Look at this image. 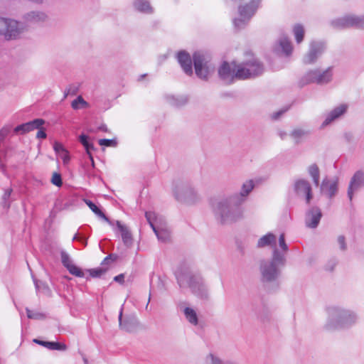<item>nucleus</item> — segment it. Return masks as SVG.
<instances>
[{"mask_svg": "<svg viewBox=\"0 0 364 364\" xmlns=\"http://www.w3.org/2000/svg\"><path fill=\"white\" fill-rule=\"evenodd\" d=\"M254 187V181L247 180L242 183L239 193L213 199L211 207L217 220L221 224H230L241 219L243 211L240 205L247 200Z\"/></svg>", "mask_w": 364, "mask_h": 364, "instance_id": "f257e3e1", "label": "nucleus"}, {"mask_svg": "<svg viewBox=\"0 0 364 364\" xmlns=\"http://www.w3.org/2000/svg\"><path fill=\"white\" fill-rule=\"evenodd\" d=\"M279 246L280 250L277 247H274L271 259H263L260 262L259 272L262 282L269 283L277 280L281 273L280 268L286 264L285 255L289 248L284 234L279 235Z\"/></svg>", "mask_w": 364, "mask_h": 364, "instance_id": "f03ea898", "label": "nucleus"}, {"mask_svg": "<svg viewBox=\"0 0 364 364\" xmlns=\"http://www.w3.org/2000/svg\"><path fill=\"white\" fill-rule=\"evenodd\" d=\"M328 313V318L325 328L328 331L351 326L358 321L355 313L340 307H331Z\"/></svg>", "mask_w": 364, "mask_h": 364, "instance_id": "7ed1b4c3", "label": "nucleus"}, {"mask_svg": "<svg viewBox=\"0 0 364 364\" xmlns=\"http://www.w3.org/2000/svg\"><path fill=\"white\" fill-rule=\"evenodd\" d=\"M177 281L181 287H189L193 294L202 299L209 298V289L203 278L198 274L186 272L179 274Z\"/></svg>", "mask_w": 364, "mask_h": 364, "instance_id": "20e7f679", "label": "nucleus"}, {"mask_svg": "<svg viewBox=\"0 0 364 364\" xmlns=\"http://www.w3.org/2000/svg\"><path fill=\"white\" fill-rule=\"evenodd\" d=\"M193 59L196 75L201 80H208L215 70L210 55L198 51L193 54Z\"/></svg>", "mask_w": 364, "mask_h": 364, "instance_id": "39448f33", "label": "nucleus"}, {"mask_svg": "<svg viewBox=\"0 0 364 364\" xmlns=\"http://www.w3.org/2000/svg\"><path fill=\"white\" fill-rule=\"evenodd\" d=\"M264 65L255 58L237 64L235 72L236 79L246 80L256 77L263 73Z\"/></svg>", "mask_w": 364, "mask_h": 364, "instance_id": "423d86ee", "label": "nucleus"}, {"mask_svg": "<svg viewBox=\"0 0 364 364\" xmlns=\"http://www.w3.org/2000/svg\"><path fill=\"white\" fill-rule=\"evenodd\" d=\"M145 217L159 241L162 242L170 241L171 232L163 217L151 211L146 212Z\"/></svg>", "mask_w": 364, "mask_h": 364, "instance_id": "0eeeda50", "label": "nucleus"}, {"mask_svg": "<svg viewBox=\"0 0 364 364\" xmlns=\"http://www.w3.org/2000/svg\"><path fill=\"white\" fill-rule=\"evenodd\" d=\"M175 198L180 203L192 205L200 200L198 191L188 183L177 182L173 188Z\"/></svg>", "mask_w": 364, "mask_h": 364, "instance_id": "6e6552de", "label": "nucleus"}, {"mask_svg": "<svg viewBox=\"0 0 364 364\" xmlns=\"http://www.w3.org/2000/svg\"><path fill=\"white\" fill-rule=\"evenodd\" d=\"M23 32L22 25L11 18L0 17V36L6 41L18 39Z\"/></svg>", "mask_w": 364, "mask_h": 364, "instance_id": "1a4fd4ad", "label": "nucleus"}, {"mask_svg": "<svg viewBox=\"0 0 364 364\" xmlns=\"http://www.w3.org/2000/svg\"><path fill=\"white\" fill-rule=\"evenodd\" d=\"M333 78V67L325 70L314 69L308 71L301 78L303 85L316 83L323 85L329 83Z\"/></svg>", "mask_w": 364, "mask_h": 364, "instance_id": "9d476101", "label": "nucleus"}, {"mask_svg": "<svg viewBox=\"0 0 364 364\" xmlns=\"http://www.w3.org/2000/svg\"><path fill=\"white\" fill-rule=\"evenodd\" d=\"M326 49L325 43L322 41H311L307 53L303 57V63L306 65L315 63L321 56Z\"/></svg>", "mask_w": 364, "mask_h": 364, "instance_id": "9b49d317", "label": "nucleus"}, {"mask_svg": "<svg viewBox=\"0 0 364 364\" xmlns=\"http://www.w3.org/2000/svg\"><path fill=\"white\" fill-rule=\"evenodd\" d=\"M332 26L336 28H344L355 27L359 29H364V16H347L343 18L333 20Z\"/></svg>", "mask_w": 364, "mask_h": 364, "instance_id": "f8f14e48", "label": "nucleus"}, {"mask_svg": "<svg viewBox=\"0 0 364 364\" xmlns=\"http://www.w3.org/2000/svg\"><path fill=\"white\" fill-rule=\"evenodd\" d=\"M256 9L257 8L255 6L253 3L247 4L245 6H240V18L234 19L233 23L235 26L237 28L244 27L247 21L254 15Z\"/></svg>", "mask_w": 364, "mask_h": 364, "instance_id": "ddd939ff", "label": "nucleus"}, {"mask_svg": "<svg viewBox=\"0 0 364 364\" xmlns=\"http://www.w3.org/2000/svg\"><path fill=\"white\" fill-rule=\"evenodd\" d=\"M294 188L298 196L304 198L307 203H310L313 195L311 184L308 181L305 179L296 180Z\"/></svg>", "mask_w": 364, "mask_h": 364, "instance_id": "4468645a", "label": "nucleus"}, {"mask_svg": "<svg viewBox=\"0 0 364 364\" xmlns=\"http://www.w3.org/2000/svg\"><path fill=\"white\" fill-rule=\"evenodd\" d=\"M237 65L232 63L229 64L227 62H223L218 68V75L221 80L227 83H231L234 79H236L235 72Z\"/></svg>", "mask_w": 364, "mask_h": 364, "instance_id": "2eb2a0df", "label": "nucleus"}, {"mask_svg": "<svg viewBox=\"0 0 364 364\" xmlns=\"http://www.w3.org/2000/svg\"><path fill=\"white\" fill-rule=\"evenodd\" d=\"M22 18L25 23L41 24L48 20V16L43 11L33 10L24 14Z\"/></svg>", "mask_w": 364, "mask_h": 364, "instance_id": "dca6fc26", "label": "nucleus"}, {"mask_svg": "<svg viewBox=\"0 0 364 364\" xmlns=\"http://www.w3.org/2000/svg\"><path fill=\"white\" fill-rule=\"evenodd\" d=\"M123 316V307L121 308L119 314V328L127 332H134L137 326H139V321L136 316H126L124 319Z\"/></svg>", "mask_w": 364, "mask_h": 364, "instance_id": "f3484780", "label": "nucleus"}, {"mask_svg": "<svg viewBox=\"0 0 364 364\" xmlns=\"http://www.w3.org/2000/svg\"><path fill=\"white\" fill-rule=\"evenodd\" d=\"M363 186H364V173L361 171H358L351 178L348 188V197L350 200L353 199V193L358 191Z\"/></svg>", "mask_w": 364, "mask_h": 364, "instance_id": "a211bd4d", "label": "nucleus"}, {"mask_svg": "<svg viewBox=\"0 0 364 364\" xmlns=\"http://www.w3.org/2000/svg\"><path fill=\"white\" fill-rule=\"evenodd\" d=\"M60 256L63 266L71 274L77 277H84L85 274L82 270L73 264L72 259L66 252L61 251Z\"/></svg>", "mask_w": 364, "mask_h": 364, "instance_id": "6ab92c4d", "label": "nucleus"}, {"mask_svg": "<svg viewBox=\"0 0 364 364\" xmlns=\"http://www.w3.org/2000/svg\"><path fill=\"white\" fill-rule=\"evenodd\" d=\"M322 214L321 210L317 207L309 209L306 214L305 223L307 227L315 228L318 226Z\"/></svg>", "mask_w": 364, "mask_h": 364, "instance_id": "aec40b11", "label": "nucleus"}, {"mask_svg": "<svg viewBox=\"0 0 364 364\" xmlns=\"http://www.w3.org/2000/svg\"><path fill=\"white\" fill-rule=\"evenodd\" d=\"M44 123L45 121L43 119H36L27 123L17 126L14 129V132L16 134H23L31 131H33L36 129H39L43 124H44Z\"/></svg>", "mask_w": 364, "mask_h": 364, "instance_id": "412c9836", "label": "nucleus"}, {"mask_svg": "<svg viewBox=\"0 0 364 364\" xmlns=\"http://www.w3.org/2000/svg\"><path fill=\"white\" fill-rule=\"evenodd\" d=\"M337 186L338 182L336 179L329 180L325 178L321 185V192L328 198H332L337 192Z\"/></svg>", "mask_w": 364, "mask_h": 364, "instance_id": "4be33fe9", "label": "nucleus"}, {"mask_svg": "<svg viewBox=\"0 0 364 364\" xmlns=\"http://www.w3.org/2000/svg\"><path fill=\"white\" fill-rule=\"evenodd\" d=\"M178 61L180 63L183 70L187 75L193 73L192 60L190 55L186 51H180L177 55Z\"/></svg>", "mask_w": 364, "mask_h": 364, "instance_id": "5701e85b", "label": "nucleus"}, {"mask_svg": "<svg viewBox=\"0 0 364 364\" xmlns=\"http://www.w3.org/2000/svg\"><path fill=\"white\" fill-rule=\"evenodd\" d=\"M276 235H274L273 233L269 232L265 235H263L258 240L257 246L259 248L270 246L273 250L274 247H277L276 245ZM278 248L280 250L279 246H278Z\"/></svg>", "mask_w": 364, "mask_h": 364, "instance_id": "b1692460", "label": "nucleus"}, {"mask_svg": "<svg viewBox=\"0 0 364 364\" xmlns=\"http://www.w3.org/2000/svg\"><path fill=\"white\" fill-rule=\"evenodd\" d=\"M347 105H341L336 108H334L326 117V119L324 120L323 125H328L331 122H332L333 120L338 118L340 116H341L343 114H344L347 110Z\"/></svg>", "mask_w": 364, "mask_h": 364, "instance_id": "393cba45", "label": "nucleus"}, {"mask_svg": "<svg viewBox=\"0 0 364 364\" xmlns=\"http://www.w3.org/2000/svg\"><path fill=\"white\" fill-rule=\"evenodd\" d=\"M133 6L135 10L141 13L151 14L154 12L153 7L147 0H134Z\"/></svg>", "mask_w": 364, "mask_h": 364, "instance_id": "a878e982", "label": "nucleus"}, {"mask_svg": "<svg viewBox=\"0 0 364 364\" xmlns=\"http://www.w3.org/2000/svg\"><path fill=\"white\" fill-rule=\"evenodd\" d=\"M116 225L121 232L123 242L126 245H130L132 243V237L127 227L122 225L119 220L116 221Z\"/></svg>", "mask_w": 364, "mask_h": 364, "instance_id": "bb28decb", "label": "nucleus"}, {"mask_svg": "<svg viewBox=\"0 0 364 364\" xmlns=\"http://www.w3.org/2000/svg\"><path fill=\"white\" fill-rule=\"evenodd\" d=\"M309 134V132L304 129L295 128L294 129L289 136L294 140L296 144H299L301 142V140Z\"/></svg>", "mask_w": 364, "mask_h": 364, "instance_id": "cd10ccee", "label": "nucleus"}, {"mask_svg": "<svg viewBox=\"0 0 364 364\" xmlns=\"http://www.w3.org/2000/svg\"><path fill=\"white\" fill-rule=\"evenodd\" d=\"M33 342L41 345L50 350H65L67 348L65 344H61L57 342L43 341L38 339H34Z\"/></svg>", "mask_w": 364, "mask_h": 364, "instance_id": "c85d7f7f", "label": "nucleus"}, {"mask_svg": "<svg viewBox=\"0 0 364 364\" xmlns=\"http://www.w3.org/2000/svg\"><path fill=\"white\" fill-rule=\"evenodd\" d=\"M278 48L287 55L291 54L292 46L289 39L286 36H282L278 41Z\"/></svg>", "mask_w": 364, "mask_h": 364, "instance_id": "c756f323", "label": "nucleus"}, {"mask_svg": "<svg viewBox=\"0 0 364 364\" xmlns=\"http://www.w3.org/2000/svg\"><path fill=\"white\" fill-rule=\"evenodd\" d=\"M84 202L86 205L95 213L98 217L108 223L110 225H113V223L101 211V210L91 200L84 199Z\"/></svg>", "mask_w": 364, "mask_h": 364, "instance_id": "7c9ffc66", "label": "nucleus"}, {"mask_svg": "<svg viewBox=\"0 0 364 364\" xmlns=\"http://www.w3.org/2000/svg\"><path fill=\"white\" fill-rule=\"evenodd\" d=\"M183 314L186 320L191 324L196 326L198 323V318L196 311L190 307L183 309Z\"/></svg>", "mask_w": 364, "mask_h": 364, "instance_id": "2f4dec72", "label": "nucleus"}, {"mask_svg": "<svg viewBox=\"0 0 364 364\" xmlns=\"http://www.w3.org/2000/svg\"><path fill=\"white\" fill-rule=\"evenodd\" d=\"M293 33L295 37L297 43H300L303 41L305 30L302 25L296 24L293 27Z\"/></svg>", "mask_w": 364, "mask_h": 364, "instance_id": "473e14b6", "label": "nucleus"}, {"mask_svg": "<svg viewBox=\"0 0 364 364\" xmlns=\"http://www.w3.org/2000/svg\"><path fill=\"white\" fill-rule=\"evenodd\" d=\"M308 171L309 175L312 177L313 181L316 186H318L319 185V178H320V172L319 168L316 164H311L309 168Z\"/></svg>", "mask_w": 364, "mask_h": 364, "instance_id": "72a5a7b5", "label": "nucleus"}, {"mask_svg": "<svg viewBox=\"0 0 364 364\" xmlns=\"http://www.w3.org/2000/svg\"><path fill=\"white\" fill-rule=\"evenodd\" d=\"M166 100L170 105L176 107L182 106L187 102V98L185 97H176L170 95L166 97Z\"/></svg>", "mask_w": 364, "mask_h": 364, "instance_id": "f704fd0d", "label": "nucleus"}, {"mask_svg": "<svg viewBox=\"0 0 364 364\" xmlns=\"http://www.w3.org/2000/svg\"><path fill=\"white\" fill-rule=\"evenodd\" d=\"M205 363L206 364H237L232 362H224L220 358L213 354H209L206 356Z\"/></svg>", "mask_w": 364, "mask_h": 364, "instance_id": "c9c22d12", "label": "nucleus"}, {"mask_svg": "<svg viewBox=\"0 0 364 364\" xmlns=\"http://www.w3.org/2000/svg\"><path fill=\"white\" fill-rule=\"evenodd\" d=\"M79 141L83 145L86 151L95 149L93 144L88 141V136L85 134H81L79 136Z\"/></svg>", "mask_w": 364, "mask_h": 364, "instance_id": "e433bc0d", "label": "nucleus"}, {"mask_svg": "<svg viewBox=\"0 0 364 364\" xmlns=\"http://www.w3.org/2000/svg\"><path fill=\"white\" fill-rule=\"evenodd\" d=\"M80 105L82 107H87L88 105L87 102L84 100L82 96H78L72 102L71 104V106L74 109H78L80 108Z\"/></svg>", "mask_w": 364, "mask_h": 364, "instance_id": "4c0bfd02", "label": "nucleus"}, {"mask_svg": "<svg viewBox=\"0 0 364 364\" xmlns=\"http://www.w3.org/2000/svg\"><path fill=\"white\" fill-rule=\"evenodd\" d=\"M27 316L31 319H43L45 318L44 314L40 312L32 311L28 309H26Z\"/></svg>", "mask_w": 364, "mask_h": 364, "instance_id": "58836bf2", "label": "nucleus"}, {"mask_svg": "<svg viewBox=\"0 0 364 364\" xmlns=\"http://www.w3.org/2000/svg\"><path fill=\"white\" fill-rule=\"evenodd\" d=\"M88 271L91 277H100L107 271V268L98 267L96 269H89Z\"/></svg>", "mask_w": 364, "mask_h": 364, "instance_id": "ea45409f", "label": "nucleus"}, {"mask_svg": "<svg viewBox=\"0 0 364 364\" xmlns=\"http://www.w3.org/2000/svg\"><path fill=\"white\" fill-rule=\"evenodd\" d=\"M51 183L58 187L61 186L63 182L60 174L56 172L53 173L51 178Z\"/></svg>", "mask_w": 364, "mask_h": 364, "instance_id": "a19ab883", "label": "nucleus"}, {"mask_svg": "<svg viewBox=\"0 0 364 364\" xmlns=\"http://www.w3.org/2000/svg\"><path fill=\"white\" fill-rule=\"evenodd\" d=\"M78 92V86L77 85H70L66 90L65 91L64 98H66L68 95H75Z\"/></svg>", "mask_w": 364, "mask_h": 364, "instance_id": "79ce46f5", "label": "nucleus"}, {"mask_svg": "<svg viewBox=\"0 0 364 364\" xmlns=\"http://www.w3.org/2000/svg\"><path fill=\"white\" fill-rule=\"evenodd\" d=\"M98 143L100 146H117V142L115 141V140H113V139H100L98 141Z\"/></svg>", "mask_w": 364, "mask_h": 364, "instance_id": "37998d69", "label": "nucleus"}, {"mask_svg": "<svg viewBox=\"0 0 364 364\" xmlns=\"http://www.w3.org/2000/svg\"><path fill=\"white\" fill-rule=\"evenodd\" d=\"M11 193H12V189L8 188V189L5 190L3 197H2V199L5 203L4 205L6 206L7 208L9 207V203H7V200L10 198Z\"/></svg>", "mask_w": 364, "mask_h": 364, "instance_id": "c03bdc74", "label": "nucleus"}, {"mask_svg": "<svg viewBox=\"0 0 364 364\" xmlns=\"http://www.w3.org/2000/svg\"><path fill=\"white\" fill-rule=\"evenodd\" d=\"M117 255H109V256L106 257L103 262H102V265H105V264H110L112 262H114L117 259Z\"/></svg>", "mask_w": 364, "mask_h": 364, "instance_id": "a18cd8bd", "label": "nucleus"}, {"mask_svg": "<svg viewBox=\"0 0 364 364\" xmlns=\"http://www.w3.org/2000/svg\"><path fill=\"white\" fill-rule=\"evenodd\" d=\"M10 132V129L9 127H3L1 130H0V141H3L5 137L9 134V133Z\"/></svg>", "mask_w": 364, "mask_h": 364, "instance_id": "49530a36", "label": "nucleus"}, {"mask_svg": "<svg viewBox=\"0 0 364 364\" xmlns=\"http://www.w3.org/2000/svg\"><path fill=\"white\" fill-rule=\"evenodd\" d=\"M53 149L58 155L60 154L63 151H65L63 145L58 142H55Z\"/></svg>", "mask_w": 364, "mask_h": 364, "instance_id": "de8ad7c7", "label": "nucleus"}, {"mask_svg": "<svg viewBox=\"0 0 364 364\" xmlns=\"http://www.w3.org/2000/svg\"><path fill=\"white\" fill-rule=\"evenodd\" d=\"M338 242L340 245V249L341 250H346V242H345V237L342 235H340L338 237Z\"/></svg>", "mask_w": 364, "mask_h": 364, "instance_id": "09e8293b", "label": "nucleus"}, {"mask_svg": "<svg viewBox=\"0 0 364 364\" xmlns=\"http://www.w3.org/2000/svg\"><path fill=\"white\" fill-rule=\"evenodd\" d=\"M287 109H281L279 111L275 112L272 114V118L274 120L278 119L285 112Z\"/></svg>", "mask_w": 364, "mask_h": 364, "instance_id": "8fccbe9b", "label": "nucleus"}, {"mask_svg": "<svg viewBox=\"0 0 364 364\" xmlns=\"http://www.w3.org/2000/svg\"><path fill=\"white\" fill-rule=\"evenodd\" d=\"M60 157L63 159L65 164H67L70 160V156L68 151L65 150L59 154Z\"/></svg>", "mask_w": 364, "mask_h": 364, "instance_id": "3c124183", "label": "nucleus"}, {"mask_svg": "<svg viewBox=\"0 0 364 364\" xmlns=\"http://www.w3.org/2000/svg\"><path fill=\"white\" fill-rule=\"evenodd\" d=\"M46 133L43 129H39L36 134L38 139H46Z\"/></svg>", "mask_w": 364, "mask_h": 364, "instance_id": "603ef678", "label": "nucleus"}, {"mask_svg": "<svg viewBox=\"0 0 364 364\" xmlns=\"http://www.w3.org/2000/svg\"><path fill=\"white\" fill-rule=\"evenodd\" d=\"M277 134H278V136L280 137V139H282V140L286 139V138H287V136H288L287 132H285V131H283V130H279V131L277 132Z\"/></svg>", "mask_w": 364, "mask_h": 364, "instance_id": "864d4df0", "label": "nucleus"}, {"mask_svg": "<svg viewBox=\"0 0 364 364\" xmlns=\"http://www.w3.org/2000/svg\"><path fill=\"white\" fill-rule=\"evenodd\" d=\"M124 275L123 274H120L117 276H116L114 278V280L117 282L122 284L124 282Z\"/></svg>", "mask_w": 364, "mask_h": 364, "instance_id": "5fc2aeb1", "label": "nucleus"}, {"mask_svg": "<svg viewBox=\"0 0 364 364\" xmlns=\"http://www.w3.org/2000/svg\"><path fill=\"white\" fill-rule=\"evenodd\" d=\"M73 240H79L85 246L87 245V240L86 239H84V238H82V237H79L77 235H75L73 237Z\"/></svg>", "mask_w": 364, "mask_h": 364, "instance_id": "6e6d98bb", "label": "nucleus"}, {"mask_svg": "<svg viewBox=\"0 0 364 364\" xmlns=\"http://www.w3.org/2000/svg\"><path fill=\"white\" fill-rule=\"evenodd\" d=\"M34 282H35L36 288L37 289H41L40 284H41V282H38L37 281H34ZM42 286H43V289L48 290V287L47 286H46L44 284H42Z\"/></svg>", "mask_w": 364, "mask_h": 364, "instance_id": "4d7b16f0", "label": "nucleus"}, {"mask_svg": "<svg viewBox=\"0 0 364 364\" xmlns=\"http://www.w3.org/2000/svg\"><path fill=\"white\" fill-rule=\"evenodd\" d=\"M87 154L88 155L90 159V161L92 163V166H95V162H94V159H93V157L92 156V154H91V150L90 151H86Z\"/></svg>", "mask_w": 364, "mask_h": 364, "instance_id": "13d9d810", "label": "nucleus"}, {"mask_svg": "<svg viewBox=\"0 0 364 364\" xmlns=\"http://www.w3.org/2000/svg\"><path fill=\"white\" fill-rule=\"evenodd\" d=\"M97 131L107 132L106 125L102 124L97 128Z\"/></svg>", "mask_w": 364, "mask_h": 364, "instance_id": "bf43d9fd", "label": "nucleus"}, {"mask_svg": "<svg viewBox=\"0 0 364 364\" xmlns=\"http://www.w3.org/2000/svg\"><path fill=\"white\" fill-rule=\"evenodd\" d=\"M336 263L333 262L332 266L331 267V268L329 269L333 270V267L336 266Z\"/></svg>", "mask_w": 364, "mask_h": 364, "instance_id": "052dcab7", "label": "nucleus"}, {"mask_svg": "<svg viewBox=\"0 0 364 364\" xmlns=\"http://www.w3.org/2000/svg\"><path fill=\"white\" fill-rule=\"evenodd\" d=\"M150 301H151V296H149L148 303H149ZM147 307H148V305H146V308L147 309Z\"/></svg>", "mask_w": 364, "mask_h": 364, "instance_id": "680f3d73", "label": "nucleus"}, {"mask_svg": "<svg viewBox=\"0 0 364 364\" xmlns=\"http://www.w3.org/2000/svg\"><path fill=\"white\" fill-rule=\"evenodd\" d=\"M88 132H95L93 129H89V130H88Z\"/></svg>", "mask_w": 364, "mask_h": 364, "instance_id": "e2e57ef3", "label": "nucleus"}]
</instances>
